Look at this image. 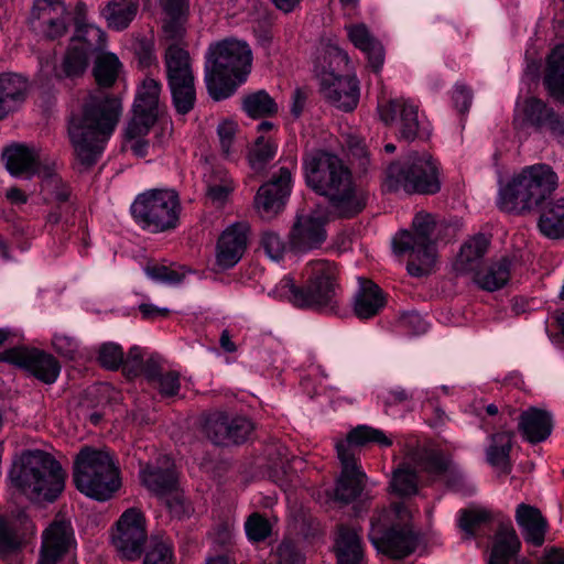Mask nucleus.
<instances>
[{
  "label": "nucleus",
  "mask_w": 564,
  "mask_h": 564,
  "mask_svg": "<svg viewBox=\"0 0 564 564\" xmlns=\"http://www.w3.org/2000/svg\"><path fill=\"white\" fill-rule=\"evenodd\" d=\"M121 111V100L101 90L89 91L73 106L68 135L82 164L91 166L97 162Z\"/></svg>",
  "instance_id": "obj_1"
},
{
  "label": "nucleus",
  "mask_w": 564,
  "mask_h": 564,
  "mask_svg": "<svg viewBox=\"0 0 564 564\" xmlns=\"http://www.w3.org/2000/svg\"><path fill=\"white\" fill-rule=\"evenodd\" d=\"M302 164L307 187L323 196L338 217L352 218L365 209L367 195L337 154L321 149L307 151Z\"/></svg>",
  "instance_id": "obj_2"
},
{
  "label": "nucleus",
  "mask_w": 564,
  "mask_h": 564,
  "mask_svg": "<svg viewBox=\"0 0 564 564\" xmlns=\"http://www.w3.org/2000/svg\"><path fill=\"white\" fill-rule=\"evenodd\" d=\"M303 285H296L286 275L276 285V292L299 308L323 313H338L343 301L339 270L335 262L326 259L312 260L302 271Z\"/></svg>",
  "instance_id": "obj_3"
},
{
  "label": "nucleus",
  "mask_w": 564,
  "mask_h": 564,
  "mask_svg": "<svg viewBox=\"0 0 564 564\" xmlns=\"http://www.w3.org/2000/svg\"><path fill=\"white\" fill-rule=\"evenodd\" d=\"M251 65L252 52L246 42L225 39L212 43L205 63V84L209 96L216 101L232 96L246 82Z\"/></svg>",
  "instance_id": "obj_4"
},
{
  "label": "nucleus",
  "mask_w": 564,
  "mask_h": 564,
  "mask_svg": "<svg viewBox=\"0 0 564 564\" xmlns=\"http://www.w3.org/2000/svg\"><path fill=\"white\" fill-rule=\"evenodd\" d=\"M9 477L12 485L25 495L52 502L64 490L66 474L51 454L34 449L21 454Z\"/></svg>",
  "instance_id": "obj_5"
},
{
  "label": "nucleus",
  "mask_w": 564,
  "mask_h": 564,
  "mask_svg": "<svg viewBox=\"0 0 564 564\" xmlns=\"http://www.w3.org/2000/svg\"><path fill=\"white\" fill-rule=\"evenodd\" d=\"M557 175L547 164L527 166L499 191L501 210L525 214L539 208L556 189Z\"/></svg>",
  "instance_id": "obj_6"
},
{
  "label": "nucleus",
  "mask_w": 564,
  "mask_h": 564,
  "mask_svg": "<svg viewBox=\"0 0 564 564\" xmlns=\"http://www.w3.org/2000/svg\"><path fill=\"white\" fill-rule=\"evenodd\" d=\"M377 443L389 447L392 441L381 431L368 425H358L351 430L345 441L336 444L337 456L341 464V473L335 486V500L348 505L360 497L366 486V474L355 457L352 446Z\"/></svg>",
  "instance_id": "obj_7"
},
{
  "label": "nucleus",
  "mask_w": 564,
  "mask_h": 564,
  "mask_svg": "<svg viewBox=\"0 0 564 564\" xmlns=\"http://www.w3.org/2000/svg\"><path fill=\"white\" fill-rule=\"evenodd\" d=\"M73 480L82 494L98 501L110 499L121 485L110 453L88 446L76 455Z\"/></svg>",
  "instance_id": "obj_8"
},
{
  "label": "nucleus",
  "mask_w": 564,
  "mask_h": 564,
  "mask_svg": "<svg viewBox=\"0 0 564 564\" xmlns=\"http://www.w3.org/2000/svg\"><path fill=\"white\" fill-rule=\"evenodd\" d=\"M383 186L389 192L434 195L441 191L437 162L427 152H411L387 167Z\"/></svg>",
  "instance_id": "obj_9"
},
{
  "label": "nucleus",
  "mask_w": 564,
  "mask_h": 564,
  "mask_svg": "<svg viewBox=\"0 0 564 564\" xmlns=\"http://www.w3.org/2000/svg\"><path fill=\"white\" fill-rule=\"evenodd\" d=\"M436 227L434 215L419 212L412 220L413 232L401 230L392 240L397 253L410 252L406 269L412 276H424L433 270L436 261Z\"/></svg>",
  "instance_id": "obj_10"
},
{
  "label": "nucleus",
  "mask_w": 564,
  "mask_h": 564,
  "mask_svg": "<svg viewBox=\"0 0 564 564\" xmlns=\"http://www.w3.org/2000/svg\"><path fill=\"white\" fill-rule=\"evenodd\" d=\"M408 516L402 503L373 513L368 538L379 552L392 558H403L415 551L416 538L405 522Z\"/></svg>",
  "instance_id": "obj_11"
},
{
  "label": "nucleus",
  "mask_w": 564,
  "mask_h": 564,
  "mask_svg": "<svg viewBox=\"0 0 564 564\" xmlns=\"http://www.w3.org/2000/svg\"><path fill=\"white\" fill-rule=\"evenodd\" d=\"M181 209L176 192L150 189L135 197L131 205V215L142 229L158 234L177 227Z\"/></svg>",
  "instance_id": "obj_12"
},
{
  "label": "nucleus",
  "mask_w": 564,
  "mask_h": 564,
  "mask_svg": "<svg viewBox=\"0 0 564 564\" xmlns=\"http://www.w3.org/2000/svg\"><path fill=\"white\" fill-rule=\"evenodd\" d=\"M165 77L172 104L178 115L189 113L196 102L195 78L188 51L180 44L169 43L163 55Z\"/></svg>",
  "instance_id": "obj_13"
},
{
  "label": "nucleus",
  "mask_w": 564,
  "mask_h": 564,
  "mask_svg": "<svg viewBox=\"0 0 564 564\" xmlns=\"http://www.w3.org/2000/svg\"><path fill=\"white\" fill-rule=\"evenodd\" d=\"M324 58L329 61V69L323 68L318 74L322 96L337 109L346 112L352 111L359 100V82L355 76H343L335 73V68L340 69L341 66L348 65L347 53L338 46L328 45Z\"/></svg>",
  "instance_id": "obj_14"
},
{
  "label": "nucleus",
  "mask_w": 564,
  "mask_h": 564,
  "mask_svg": "<svg viewBox=\"0 0 564 564\" xmlns=\"http://www.w3.org/2000/svg\"><path fill=\"white\" fill-rule=\"evenodd\" d=\"M379 117L384 124L397 126L399 141L413 142L416 139H427L431 127L419 106L410 99L394 98L378 105Z\"/></svg>",
  "instance_id": "obj_15"
},
{
  "label": "nucleus",
  "mask_w": 564,
  "mask_h": 564,
  "mask_svg": "<svg viewBox=\"0 0 564 564\" xmlns=\"http://www.w3.org/2000/svg\"><path fill=\"white\" fill-rule=\"evenodd\" d=\"M72 13L64 1L34 0L29 17L31 30L43 39L63 37L69 28Z\"/></svg>",
  "instance_id": "obj_16"
},
{
  "label": "nucleus",
  "mask_w": 564,
  "mask_h": 564,
  "mask_svg": "<svg viewBox=\"0 0 564 564\" xmlns=\"http://www.w3.org/2000/svg\"><path fill=\"white\" fill-rule=\"evenodd\" d=\"M0 362H7L29 371L45 384L54 383L61 373V364L51 354L37 348L13 347L0 352Z\"/></svg>",
  "instance_id": "obj_17"
},
{
  "label": "nucleus",
  "mask_w": 564,
  "mask_h": 564,
  "mask_svg": "<svg viewBox=\"0 0 564 564\" xmlns=\"http://www.w3.org/2000/svg\"><path fill=\"white\" fill-rule=\"evenodd\" d=\"M162 85L153 78H145L138 88L133 102V116L127 124V135H147L159 117V97Z\"/></svg>",
  "instance_id": "obj_18"
},
{
  "label": "nucleus",
  "mask_w": 564,
  "mask_h": 564,
  "mask_svg": "<svg viewBox=\"0 0 564 564\" xmlns=\"http://www.w3.org/2000/svg\"><path fill=\"white\" fill-rule=\"evenodd\" d=\"M117 551L127 560H137L143 552L147 541L145 518L140 509H127L117 521L112 535Z\"/></svg>",
  "instance_id": "obj_19"
},
{
  "label": "nucleus",
  "mask_w": 564,
  "mask_h": 564,
  "mask_svg": "<svg viewBox=\"0 0 564 564\" xmlns=\"http://www.w3.org/2000/svg\"><path fill=\"white\" fill-rule=\"evenodd\" d=\"M291 185L292 170L289 166H281L260 186L254 205L263 219H271L282 212L291 194Z\"/></svg>",
  "instance_id": "obj_20"
},
{
  "label": "nucleus",
  "mask_w": 564,
  "mask_h": 564,
  "mask_svg": "<svg viewBox=\"0 0 564 564\" xmlns=\"http://www.w3.org/2000/svg\"><path fill=\"white\" fill-rule=\"evenodd\" d=\"M248 223L238 221L227 227L219 236L216 246V263L227 270L235 267L242 258L249 237Z\"/></svg>",
  "instance_id": "obj_21"
},
{
  "label": "nucleus",
  "mask_w": 564,
  "mask_h": 564,
  "mask_svg": "<svg viewBox=\"0 0 564 564\" xmlns=\"http://www.w3.org/2000/svg\"><path fill=\"white\" fill-rule=\"evenodd\" d=\"M326 219L314 214L299 215L290 230V246L299 252L318 249L327 238Z\"/></svg>",
  "instance_id": "obj_22"
},
{
  "label": "nucleus",
  "mask_w": 564,
  "mask_h": 564,
  "mask_svg": "<svg viewBox=\"0 0 564 564\" xmlns=\"http://www.w3.org/2000/svg\"><path fill=\"white\" fill-rule=\"evenodd\" d=\"M141 484L158 498L174 496L178 502V477L175 466L167 459L163 464H145L140 469Z\"/></svg>",
  "instance_id": "obj_23"
},
{
  "label": "nucleus",
  "mask_w": 564,
  "mask_h": 564,
  "mask_svg": "<svg viewBox=\"0 0 564 564\" xmlns=\"http://www.w3.org/2000/svg\"><path fill=\"white\" fill-rule=\"evenodd\" d=\"M42 538L39 564H56L74 543V531L69 521L55 519Z\"/></svg>",
  "instance_id": "obj_24"
},
{
  "label": "nucleus",
  "mask_w": 564,
  "mask_h": 564,
  "mask_svg": "<svg viewBox=\"0 0 564 564\" xmlns=\"http://www.w3.org/2000/svg\"><path fill=\"white\" fill-rule=\"evenodd\" d=\"M524 121L539 131H549L557 141H564V118L543 100L531 97L523 108Z\"/></svg>",
  "instance_id": "obj_25"
},
{
  "label": "nucleus",
  "mask_w": 564,
  "mask_h": 564,
  "mask_svg": "<svg viewBox=\"0 0 564 564\" xmlns=\"http://www.w3.org/2000/svg\"><path fill=\"white\" fill-rule=\"evenodd\" d=\"M417 467L434 477H443L453 489H459L464 482L460 469L453 463L451 456L441 451L422 453L417 459Z\"/></svg>",
  "instance_id": "obj_26"
},
{
  "label": "nucleus",
  "mask_w": 564,
  "mask_h": 564,
  "mask_svg": "<svg viewBox=\"0 0 564 564\" xmlns=\"http://www.w3.org/2000/svg\"><path fill=\"white\" fill-rule=\"evenodd\" d=\"M359 286L354 295L352 308L360 319H369L378 315L386 305L382 290L371 280L359 278Z\"/></svg>",
  "instance_id": "obj_27"
},
{
  "label": "nucleus",
  "mask_w": 564,
  "mask_h": 564,
  "mask_svg": "<svg viewBox=\"0 0 564 564\" xmlns=\"http://www.w3.org/2000/svg\"><path fill=\"white\" fill-rule=\"evenodd\" d=\"M518 427L523 438L529 443H541L552 433V414L545 410L531 406L519 416Z\"/></svg>",
  "instance_id": "obj_28"
},
{
  "label": "nucleus",
  "mask_w": 564,
  "mask_h": 564,
  "mask_svg": "<svg viewBox=\"0 0 564 564\" xmlns=\"http://www.w3.org/2000/svg\"><path fill=\"white\" fill-rule=\"evenodd\" d=\"M516 521L522 530L525 542L534 546H541L544 543L547 522L538 508L520 503L516 510Z\"/></svg>",
  "instance_id": "obj_29"
},
{
  "label": "nucleus",
  "mask_w": 564,
  "mask_h": 564,
  "mask_svg": "<svg viewBox=\"0 0 564 564\" xmlns=\"http://www.w3.org/2000/svg\"><path fill=\"white\" fill-rule=\"evenodd\" d=\"M347 34L351 43L366 54L372 69L379 72L384 62L382 44L364 23L347 26Z\"/></svg>",
  "instance_id": "obj_30"
},
{
  "label": "nucleus",
  "mask_w": 564,
  "mask_h": 564,
  "mask_svg": "<svg viewBox=\"0 0 564 564\" xmlns=\"http://www.w3.org/2000/svg\"><path fill=\"white\" fill-rule=\"evenodd\" d=\"M6 167L13 176L33 175L37 172L40 154L33 149L23 144H14L3 151Z\"/></svg>",
  "instance_id": "obj_31"
},
{
  "label": "nucleus",
  "mask_w": 564,
  "mask_h": 564,
  "mask_svg": "<svg viewBox=\"0 0 564 564\" xmlns=\"http://www.w3.org/2000/svg\"><path fill=\"white\" fill-rule=\"evenodd\" d=\"M521 546L511 522L501 523L496 532L488 564H510Z\"/></svg>",
  "instance_id": "obj_32"
},
{
  "label": "nucleus",
  "mask_w": 564,
  "mask_h": 564,
  "mask_svg": "<svg viewBox=\"0 0 564 564\" xmlns=\"http://www.w3.org/2000/svg\"><path fill=\"white\" fill-rule=\"evenodd\" d=\"M89 61L90 55L85 50H82V46L76 44V42H70L59 65L54 68L55 78L58 80L68 79L76 82L85 75Z\"/></svg>",
  "instance_id": "obj_33"
},
{
  "label": "nucleus",
  "mask_w": 564,
  "mask_h": 564,
  "mask_svg": "<svg viewBox=\"0 0 564 564\" xmlns=\"http://www.w3.org/2000/svg\"><path fill=\"white\" fill-rule=\"evenodd\" d=\"M489 239L478 234L467 240L460 248V251L454 263V270L458 274L475 272L489 247Z\"/></svg>",
  "instance_id": "obj_34"
},
{
  "label": "nucleus",
  "mask_w": 564,
  "mask_h": 564,
  "mask_svg": "<svg viewBox=\"0 0 564 564\" xmlns=\"http://www.w3.org/2000/svg\"><path fill=\"white\" fill-rule=\"evenodd\" d=\"M28 80L15 73L0 74V120L13 110L17 102L24 100Z\"/></svg>",
  "instance_id": "obj_35"
},
{
  "label": "nucleus",
  "mask_w": 564,
  "mask_h": 564,
  "mask_svg": "<svg viewBox=\"0 0 564 564\" xmlns=\"http://www.w3.org/2000/svg\"><path fill=\"white\" fill-rule=\"evenodd\" d=\"M337 564H364V550L359 532L347 525H339L336 539Z\"/></svg>",
  "instance_id": "obj_36"
},
{
  "label": "nucleus",
  "mask_w": 564,
  "mask_h": 564,
  "mask_svg": "<svg viewBox=\"0 0 564 564\" xmlns=\"http://www.w3.org/2000/svg\"><path fill=\"white\" fill-rule=\"evenodd\" d=\"M543 83L550 95L564 105V44L555 46L549 55Z\"/></svg>",
  "instance_id": "obj_37"
},
{
  "label": "nucleus",
  "mask_w": 564,
  "mask_h": 564,
  "mask_svg": "<svg viewBox=\"0 0 564 564\" xmlns=\"http://www.w3.org/2000/svg\"><path fill=\"white\" fill-rule=\"evenodd\" d=\"M206 197L215 206H224L235 191V183L229 173L221 167H213L205 174Z\"/></svg>",
  "instance_id": "obj_38"
},
{
  "label": "nucleus",
  "mask_w": 564,
  "mask_h": 564,
  "mask_svg": "<svg viewBox=\"0 0 564 564\" xmlns=\"http://www.w3.org/2000/svg\"><path fill=\"white\" fill-rule=\"evenodd\" d=\"M511 259L508 257H501L485 270L477 271L474 280L482 290L489 292L497 291L508 283L511 273Z\"/></svg>",
  "instance_id": "obj_39"
},
{
  "label": "nucleus",
  "mask_w": 564,
  "mask_h": 564,
  "mask_svg": "<svg viewBox=\"0 0 564 564\" xmlns=\"http://www.w3.org/2000/svg\"><path fill=\"white\" fill-rule=\"evenodd\" d=\"M538 227L550 239L564 238V197L549 202L543 207Z\"/></svg>",
  "instance_id": "obj_40"
},
{
  "label": "nucleus",
  "mask_w": 564,
  "mask_h": 564,
  "mask_svg": "<svg viewBox=\"0 0 564 564\" xmlns=\"http://www.w3.org/2000/svg\"><path fill=\"white\" fill-rule=\"evenodd\" d=\"M513 432L502 431L491 435L490 445L486 451L487 462L503 473L510 471V452L512 448Z\"/></svg>",
  "instance_id": "obj_41"
},
{
  "label": "nucleus",
  "mask_w": 564,
  "mask_h": 564,
  "mask_svg": "<svg viewBox=\"0 0 564 564\" xmlns=\"http://www.w3.org/2000/svg\"><path fill=\"white\" fill-rule=\"evenodd\" d=\"M241 108L253 119L274 117L279 106L264 89L249 93L241 98Z\"/></svg>",
  "instance_id": "obj_42"
},
{
  "label": "nucleus",
  "mask_w": 564,
  "mask_h": 564,
  "mask_svg": "<svg viewBox=\"0 0 564 564\" xmlns=\"http://www.w3.org/2000/svg\"><path fill=\"white\" fill-rule=\"evenodd\" d=\"M122 69V63L113 53L99 54L93 66V76L101 88L112 87Z\"/></svg>",
  "instance_id": "obj_43"
},
{
  "label": "nucleus",
  "mask_w": 564,
  "mask_h": 564,
  "mask_svg": "<svg viewBox=\"0 0 564 564\" xmlns=\"http://www.w3.org/2000/svg\"><path fill=\"white\" fill-rule=\"evenodd\" d=\"M138 12V3L133 0H112L104 10L108 26L122 31L129 26Z\"/></svg>",
  "instance_id": "obj_44"
},
{
  "label": "nucleus",
  "mask_w": 564,
  "mask_h": 564,
  "mask_svg": "<svg viewBox=\"0 0 564 564\" xmlns=\"http://www.w3.org/2000/svg\"><path fill=\"white\" fill-rule=\"evenodd\" d=\"M70 42H76V44L82 46V50H85L91 56L95 52L104 48L106 34L94 24H83L77 26Z\"/></svg>",
  "instance_id": "obj_45"
},
{
  "label": "nucleus",
  "mask_w": 564,
  "mask_h": 564,
  "mask_svg": "<svg viewBox=\"0 0 564 564\" xmlns=\"http://www.w3.org/2000/svg\"><path fill=\"white\" fill-rule=\"evenodd\" d=\"M226 424H228V413L225 411H213L206 414L203 424L205 436L217 446L224 444L226 437Z\"/></svg>",
  "instance_id": "obj_46"
},
{
  "label": "nucleus",
  "mask_w": 564,
  "mask_h": 564,
  "mask_svg": "<svg viewBox=\"0 0 564 564\" xmlns=\"http://www.w3.org/2000/svg\"><path fill=\"white\" fill-rule=\"evenodd\" d=\"M131 50L140 68H149L158 63L153 35H135L131 43Z\"/></svg>",
  "instance_id": "obj_47"
},
{
  "label": "nucleus",
  "mask_w": 564,
  "mask_h": 564,
  "mask_svg": "<svg viewBox=\"0 0 564 564\" xmlns=\"http://www.w3.org/2000/svg\"><path fill=\"white\" fill-rule=\"evenodd\" d=\"M252 431L253 423L249 419L228 413V424H226V435L228 434L226 438L228 440H225L221 446L242 444L249 438Z\"/></svg>",
  "instance_id": "obj_48"
},
{
  "label": "nucleus",
  "mask_w": 564,
  "mask_h": 564,
  "mask_svg": "<svg viewBox=\"0 0 564 564\" xmlns=\"http://www.w3.org/2000/svg\"><path fill=\"white\" fill-rule=\"evenodd\" d=\"M41 191L46 199L66 203L70 196V189L59 175L47 172L41 183Z\"/></svg>",
  "instance_id": "obj_49"
},
{
  "label": "nucleus",
  "mask_w": 564,
  "mask_h": 564,
  "mask_svg": "<svg viewBox=\"0 0 564 564\" xmlns=\"http://www.w3.org/2000/svg\"><path fill=\"white\" fill-rule=\"evenodd\" d=\"M276 145L264 137H259L249 153V163L252 170L261 171L274 158Z\"/></svg>",
  "instance_id": "obj_50"
},
{
  "label": "nucleus",
  "mask_w": 564,
  "mask_h": 564,
  "mask_svg": "<svg viewBox=\"0 0 564 564\" xmlns=\"http://www.w3.org/2000/svg\"><path fill=\"white\" fill-rule=\"evenodd\" d=\"M391 488L398 496H411L417 491V476L409 467H400L393 473Z\"/></svg>",
  "instance_id": "obj_51"
},
{
  "label": "nucleus",
  "mask_w": 564,
  "mask_h": 564,
  "mask_svg": "<svg viewBox=\"0 0 564 564\" xmlns=\"http://www.w3.org/2000/svg\"><path fill=\"white\" fill-rule=\"evenodd\" d=\"M490 520V513L482 509H463L459 516V528L468 538L475 535L476 530Z\"/></svg>",
  "instance_id": "obj_52"
},
{
  "label": "nucleus",
  "mask_w": 564,
  "mask_h": 564,
  "mask_svg": "<svg viewBox=\"0 0 564 564\" xmlns=\"http://www.w3.org/2000/svg\"><path fill=\"white\" fill-rule=\"evenodd\" d=\"M246 534L253 542L264 541L271 534V524L262 514H250L245 523Z\"/></svg>",
  "instance_id": "obj_53"
},
{
  "label": "nucleus",
  "mask_w": 564,
  "mask_h": 564,
  "mask_svg": "<svg viewBox=\"0 0 564 564\" xmlns=\"http://www.w3.org/2000/svg\"><path fill=\"white\" fill-rule=\"evenodd\" d=\"M145 273L154 281L175 285L183 281L185 273L163 264H149L145 267Z\"/></svg>",
  "instance_id": "obj_54"
},
{
  "label": "nucleus",
  "mask_w": 564,
  "mask_h": 564,
  "mask_svg": "<svg viewBox=\"0 0 564 564\" xmlns=\"http://www.w3.org/2000/svg\"><path fill=\"white\" fill-rule=\"evenodd\" d=\"M276 564H305L306 556L291 540H283L274 551Z\"/></svg>",
  "instance_id": "obj_55"
},
{
  "label": "nucleus",
  "mask_w": 564,
  "mask_h": 564,
  "mask_svg": "<svg viewBox=\"0 0 564 564\" xmlns=\"http://www.w3.org/2000/svg\"><path fill=\"white\" fill-rule=\"evenodd\" d=\"M98 361L101 367L117 370L123 364V350L115 343H105L99 347Z\"/></svg>",
  "instance_id": "obj_56"
},
{
  "label": "nucleus",
  "mask_w": 564,
  "mask_h": 564,
  "mask_svg": "<svg viewBox=\"0 0 564 564\" xmlns=\"http://www.w3.org/2000/svg\"><path fill=\"white\" fill-rule=\"evenodd\" d=\"M173 550L166 541H155L151 550L145 554L143 564H171Z\"/></svg>",
  "instance_id": "obj_57"
},
{
  "label": "nucleus",
  "mask_w": 564,
  "mask_h": 564,
  "mask_svg": "<svg viewBox=\"0 0 564 564\" xmlns=\"http://www.w3.org/2000/svg\"><path fill=\"white\" fill-rule=\"evenodd\" d=\"M162 397H174L181 388L180 375L176 371L163 372L152 384Z\"/></svg>",
  "instance_id": "obj_58"
},
{
  "label": "nucleus",
  "mask_w": 564,
  "mask_h": 564,
  "mask_svg": "<svg viewBox=\"0 0 564 564\" xmlns=\"http://www.w3.org/2000/svg\"><path fill=\"white\" fill-rule=\"evenodd\" d=\"M186 18H166L162 26L165 41L182 45L186 33Z\"/></svg>",
  "instance_id": "obj_59"
},
{
  "label": "nucleus",
  "mask_w": 564,
  "mask_h": 564,
  "mask_svg": "<svg viewBox=\"0 0 564 564\" xmlns=\"http://www.w3.org/2000/svg\"><path fill=\"white\" fill-rule=\"evenodd\" d=\"M261 246L272 260L279 261L283 258L285 243L276 232L264 231L261 237Z\"/></svg>",
  "instance_id": "obj_60"
},
{
  "label": "nucleus",
  "mask_w": 564,
  "mask_h": 564,
  "mask_svg": "<svg viewBox=\"0 0 564 564\" xmlns=\"http://www.w3.org/2000/svg\"><path fill=\"white\" fill-rule=\"evenodd\" d=\"M52 344L54 349L62 357L75 360L78 357V345L75 338L63 334H55Z\"/></svg>",
  "instance_id": "obj_61"
},
{
  "label": "nucleus",
  "mask_w": 564,
  "mask_h": 564,
  "mask_svg": "<svg viewBox=\"0 0 564 564\" xmlns=\"http://www.w3.org/2000/svg\"><path fill=\"white\" fill-rule=\"evenodd\" d=\"M400 325L409 334L412 335L424 334L429 328L427 322L417 312H409L402 314V316L400 317Z\"/></svg>",
  "instance_id": "obj_62"
},
{
  "label": "nucleus",
  "mask_w": 564,
  "mask_h": 564,
  "mask_svg": "<svg viewBox=\"0 0 564 564\" xmlns=\"http://www.w3.org/2000/svg\"><path fill=\"white\" fill-rule=\"evenodd\" d=\"M237 126L232 121H224L219 123L217 128V134L219 137L220 148L226 156L231 153V147L234 144Z\"/></svg>",
  "instance_id": "obj_63"
},
{
  "label": "nucleus",
  "mask_w": 564,
  "mask_h": 564,
  "mask_svg": "<svg viewBox=\"0 0 564 564\" xmlns=\"http://www.w3.org/2000/svg\"><path fill=\"white\" fill-rule=\"evenodd\" d=\"M20 542L14 531L4 522H0V555L15 552Z\"/></svg>",
  "instance_id": "obj_64"
}]
</instances>
